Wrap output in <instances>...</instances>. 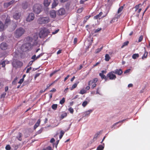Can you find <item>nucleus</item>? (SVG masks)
Returning a JSON list of instances; mask_svg holds the SVG:
<instances>
[{"mask_svg":"<svg viewBox=\"0 0 150 150\" xmlns=\"http://www.w3.org/2000/svg\"><path fill=\"white\" fill-rule=\"evenodd\" d=\"M49 30L45 27L41 29L39 33V36L40 38H44L47 36L50 33Z\"/></svg>","mask_w":150,"mask_h":150,"instance_id":"obj_1","label":"nucleus"},{"mask_svg":"<svg viewBox=\"0 0 150 150\" xmlns=\"http://www.w3.org/2000/svg\"><path fill=\"white\" fill-rule=\"evenodd\" d=\"M25 29L21 27L17 29L15 31L14 35L16 38H18L22 36L25 33Z\"/></svg>","mask_w":150,"mask_h":150,"instance_id":"obj_2","label":"nucleus"},{"mask_svg":"<svg viewBox=\"0 0 150 150\" xmlns=\"http://www.w3.org/2000/svg\"><path fill=\"white\" fill-rule=\"evenodd\" d=\"M50 21V19L48 17H40L37 20L38 23L39 24H45L48 23Z\"/></svg>","mask_w":150,"mask_h":150,"instance_id":"obj_3","label":"nucleus"},{"mask_svg":"<svg viewBox=\"0 0 150 150\" xmlns=\"http://www.w3.org/2000/svg\"><path fill=\"white\" fill-rule=\"evenodd\" d=\"M41 6L39 4H36L34 5L33 7L34 12L36 14H39L41 11Z\"/></svg>","mask_w":150,"mask_h":150,"instance_id":"obj_4","label":"nucleus"},{"mask_svg":"<svg viewBox=\"0 0 150 150\" xmlns=\"http://www.w3.org/2000/svg\"><path fill=\"white\" fill-rule=\"evenodd\" d=\"M32 47L31 43L29 42L25 43L23 45V47L24 49V51H25L31 49Z\"/></svg>","mask_w":150,"mask_h":150,"instance_id":"obj_5","label":"nucleus"},{"mask_svg":"<svg viewBox=\"0 0 150 150\" xmlns=\"http://www.w3.org/2000/svg\"><path fill=\"white\" fill-rule=\"evenodd\" d=\"M114 72L113 71L110 72L107 74V76L110 80H115L116 78V76L114 74Z\"/></svg>","mask_w":150,"mask_h":150,"instance_id":"obj_6","label":"nucleus"},{"mask_svg":"<svg viewBox=\"0 0 150 150\" xmlns=\"http://www.w3.org/2000/svg\"><path fill=\"white\" fill-rule=\"evenodd\" d=\"M34 18V14L33 13H30L29 14L26 19V20L27 21L30 22L33 21Z\"/></svg>","mask_w":150,"mask_h":150,"instance_id":"obj_7","label":"nucleus"},{"mask_svg":"<svg viewBox=\"0 0 150 150\" xmlns=\"http://www.w3.org/2000/svg\"><path fill=\"white\" fill-rule=\"evenodd\" d=\"M14 0H12L9 2L4 3V6L5 8H7L11 5L15 3Z\"/></svg>","mask_w":150,"mask_h":150,"instance_id":"obj_8","label":"nucleus"},{"mask_svg":"<svg viewBox=\"0 0 150 150\" xmlns=\"http://www.w3.org/2000/svg\"><path fill=\"white\" fill-rule=\"evenodd\" d=\"M7 47L8 45L4 42H3L1 44L0 48L2 50H6L7 49Z\"/></svg>","mask_w":150,"mask_h":150,"instance_id":"obj_9","label":"nucleus"},{"mask_svg":"<svg viewBox=\"0 0 150 150\" xmlns=\"http://www.w3.org/2000/svg\"><path fill=\"white\" fill-rule=\"evenodd\" d=\"M16 65L13 64V66L15 67H21L23 66V63L19 61H17L16 62Z\"/></svg>","mask_w":150,"mask_h":150,"instance_id":"obj_10","label":"nucleus"},{"mask_svg":"<svg viewBox=\"0 0 150 150\" xmlns=\"http://www.w3.org/2000/svg\"><path fill=\"white\" fill-rule=\"evenodd\" d=\"M65 10L64 8L60 9L58 11L57 14L59 15H63L65 14Z\"/></svg>","mask_w":150,"mask_h":150,"instance_id":"obj_11","label":"nucleus"},{"mask_svg":"<svg viewBox=\"0 0 150 150\" xmlns=\"http://www.w3.org/2000/svg\"><path fill=\"white\" fill-rule=\"evenodd\" d=\"M114 74H117L119 75H121L123 73V71L121 69H116L114 71Z\"/></svg>","mask_w":150,"mask_h":150,"instance_id":"obj_12","label":"nucleus"},{"mask_svg":"<svg viewBox=\"0 0 150 150\" xmlns=\"http://www.w3.org/2000/svg\"><path fill=\"white\" fill-rule=\"evenodd\" d=\"M127 120V119L124 120H121V121H120L118 122H117L115 123H114L112 126L111 128H112L114 127V129L117 128H118L121 125L120 124L118 126L116 127L115 125L120 123L123 122L125 120Z\"/></svg>","mask_w":150,"mask_h":150,"instance_id":"obj_13","label":"nucleus"},{"mask_svg":"<svg viewBox=\"0 0 150 150\" xmlns=\"http://www.w3.org/2000/svg\"><path fill=\"white\" fill-rule=\"evenodd\" d=\"M50 15L51 18H55L56 16V11L54 10H52L50 12Z\"/></svg>","mask_w":150,"mask_h":150,"instance_id":"obj_14","label":"nucleus"},{"mask_svg":"<svg viewBox=\"0 0 150 150\" xmlns=\"http://www.w3.org/2000/svg\"><path fill=\"white\" fill-rule=\"evenodd\" d=\"M98 81V79L97 78H95L93 79L92 80H90L88 82V85H90L91 84L93 83H96Z\"/></svg>","mask_w":150,"mask_h":150,"instance_id":"obj_15","label":"nucleus"},{"mask_svg":"<svg viewBox=\"0 0 150 150\" xmlns=\"http://www.w3.org/2000/svg\"><path fill=\"white\" fill-rule=\"evenodd\" d=\"M40 122L41 120L40 119H39L38 120L37 122L35 123L34 126V129H35L36 128L39 126L40 123Z\"/></svg>","mask_w":150,"mask_h":150,"instance_id":"obj_16","label":"nucleus"},{"mask_svg":"<svg viewBox=\"0 0 150 150\" xmlns=\"http://www.w3.org/2000/svg\"><path fill=\"white\" fill-rule=\"evenodd\" d=\"M28 3L26 1H25L22 4V8L24 9H26L28 8Z\"/></svg>","mask_w":150,"mask_h":150,"instance_id":"obj_17","label":"nucleus"},{"mask_svg":"<svg viewBox=\"0 0 150 150\" xmlns=\"http://www.w3.org/2000/svg\"><path fill=\"white\" fill-rule=\"evenodd\" d=\"M21 16V14L16 13L14 14L13 17L15 19L18 20L20 18Z\"/></svg>","mask_w":150,"mask_h":150,"instance_id":"obj_18","label":"nucleus"},{"mask_svg":"<svg viewBox=\"0 0 150 150\" xmlns=\"http://www.w3.org/2000/svg\"><path fill=\"white\" fill-rule=\"evenodd\" d=\"M79 81L76 83H74V84L72 86L70 87V90H71V91H72V90H73L74 88H76V87H77V85L79 83Z\"/></svg>","mask_w":150,"mask_h":150,"instance_id":"obj_19","label":"nucleus"},{"mask_svg":"<svg viewBox=\"0 0 150 150\" xmlns=\"http://www.w3.org/2000/svg\"><path fill=\"white\" fill-rule=\"evenodd\" d=\"M58 4V0H54L52 4V8H54Z\"/></svg>","mask_w":150,"mask_h":150,"instance_id":"obj_20","label":"nucleus"},{"mask_svg":"<svg viewBox=\"0 0 150 150\" xmlns=\"http://www.w3.org/2000/svg\"><path fill=\"white\" fill-rule=\"evenodd\" d=\"M103 12H100L98 14L94 17L93 18L94 19H97L99 18L102 15Z\"/></svg>","mask_w":150,"mask_h":150,"instance_id":"obj_21","label":"nucleus"},{"mask_svg":"<svg viewBox=\"0 0 150 150\" xmlns=\"http://www.w3.org/2000/svg\"><path fill=\"white\" fill-rule=\"evenodd\" d=\"M93 110H88L87 111L85 112L84 113V116H88L92 112Z\"/></svg>","mask_w":150,"mask_h":150,"instance_id":"obj_22","label":"nucleus"},{"mask_svg":"<svg viewBox=\"0 0 150 150\" xmlns=\"http://www.w3.org/2000/svg\"><path fill=\"white\" fill-rule=\"evenodd\" d=\"M50 1L48 0H44V4L45 6H48L50 4Z\"/></svg>","mask_w":150,"mask_h":150,"instance_id":"obj_23","label":"nucleus"},{"mask_svg":"<svg viewBox=\"0 0 150 150\" xmlns=\"http://www.w3.org/2000/svg\"><path fill=\"white\" fill-rule=\"evenodd\" d=\"M99 75L102 79H104L106 81L107 80V78L103 73H100Z\"/></svg>","mask_w":150,"mask_h":150,"instance_id":"obj_24","label":"nucleus"},{"mask_svg":"<svg viewBox=\"0 0 150 150\" xmlns=\"http://www.w3.org/2000/svg\"><path fill=\"white\" fill-rule=\"evenodd\" d=\"M104 146V144L102 145H100L97 147L96 150H103Z\"/></svg>","mask_w":150,"mask_h":150,"instance_id":"obj_25","label":"nucleus"},{"mask_svg":"<svg viewBox=\"0 0 150 150\" xmlns=\"http://www.w3.org/2000/svg\"><path fill=\"white\" fill-rule=\"evenodd\" d=\"M4 29V26L3 23L0 21V31H2Z\"/></svg>","mask_w":150,"mask_h":150,"instance_id":"obj_26","label":"nucleus"},{"mask_svg":"<svg viewBox=\"0 0 150 150\" xmlns=\"http://www.w3.org/2000/svg\"><path fill=\"white\" fill-rule=\"evenodd\" d=\"M67 116V114L66 112H64L61 115L60 117L61 120L63 119L64 118L66 117Z\"/></svg>","mask_w":150,"mask_h":150,"instance_id":"obj_27","label":"nucleus"},{"mask_svg":"<svg viewBox=\"0 0 150 150\" xmlns=\"http://www.w3.org/2000/svg\"><path fill=\"white\" fill-rule=\"evenodd\" d=\"M110 59V57L109 55L108 54H106L105 56V59L106 61H108Z\"/></svg>","mask_w":150,"mask_h":150,"instance_id":"obj_28","label":"nucleus"},{"mask_svg":"<svg viewBox=\"0 0 150 150\" xmlns=\"http://www.w3.org/2000/svg\"><path fill=\"white\" fill-rule=\"evenodd\" d=\"M145 52L142 57V59H144L146 58L147 57L148 53L145 50Z\"/></svg>","mask_w":150,"mask_h":150,"instance_id":"obj_29","label":"nucleus"},{"mask_svg":"<svg viewBox=\"0 0 150 150\" xmlns=\"http://www.w3.org/2000/svg\"><path fill=\"white\" fill-rule=\"evenodd\" d=\"M18 136L17 137V138L18 140L21 141L22 140V134L21 133L19 132L18 133Z\"/></svg>","mask_w":150,"mask_h":150,"instance_id":"obj_30","label":"nucleus"},{"mask_svg":"<svg viewBox=\"0 0 150 150\" xmlns=\"http://www.w3.org/2000/svg\"><path fill=\"white\" fill-rule=\"evenodd\" d=\"M139 54H134L132 56V58L134 59H136L139 57Z\"/></svg>","mask_w":150,"mask_h":150,"instance_id":"obj_31","label":"nucleus"},{"mask_svg":"<svg viewBox=\"0 0 150 150\" xmlns=\"http://www.w3.org/2000/svg\"><path fill=\"white\" fill-rule=\"evenodd\" d=\"M86 93V90L84 89H81L79 92L80 94H84Z\"/></svg>","mask_w":150,"mask_h":150,"instance_id":"obj_32","label":"nucleus"},{"mask_svg":"<svg viewBox=\"0 0 150 150\" xmlns=\"http://www.w3.org/2000/svg\"><path fill=\"white\" fill-rule=\"evenodd\" d=\"M57 104H54L52 106V108L54 110H56L57 107Z\"/></svg>","mask_w":150,"mask_h":150,"instance_id":"obj_33","label":"nucleus"},{"mask_svg":"<svg viewBox=\"0 0 150 150\" xmlns=\"http://www.w3.org/2000/svg\"><path fill=\"white\" fill-rule=\"evenodd\" d=\"M10 17H8V16H7L5 20V24H7L8 23L10 22Z\"/></svg>","mask_w":150,"mask_h":150,"instance_id":"obj_34","label":"nucleus"},{"mask_svg":"<svg viewBox=\"0 0 150 150\" xmlns=\"http://www.w3.org/2000/svg\"><path fill=\"white\" fill-rule=\"evenodd\" d=\"M102 30V28H98L94 30V33H97L99 31H100Z\"/></svg>","mask_w":150,"mask_h":150,"instance_id":"obj_35","label":"nucleus"},{"mask_svg":"<svg viewBox=\"0 0 150 150\" xmlns=\"http://www.w3.org/2000/svg\"><path fill=\"white\" fill-rule=\"evenodd\" d=\"M129 43V42L128 41H127L123 43V44L122 46L121 47V48H123L125 46L127 45Z\"/></svg>","mask_w":150,"mask_h":150,"instance_id":"obj_36","label":"nucleus"},{"mask_svg":"<svg viewBox=\"0 0 150 150\" xmlns=\"http://www.w3.org/2000/svg\"><path fill=\"white\" fill-rule=\"evenodd\" d=\"M64 131H63L62 130L61 131V132H60V135L59 136V138L60 139H61V138L62 137H63V135H64Z\"/></svg>","mask_w":150,"mask_h":150,"instance_id":"obj_37","label":"nucleus"},{"mask_svg":"<svg viewBox=\"0 0 150 150\" xmlns=\"http://www.w3.org/2000/svg\"><path fill=\"white\" fill-rule=\"evenodd\" d=\"M88 103V102L85 101L83 102L82 103V106L84 107H85Z\"/></svg>","mask_w":150,"mask_h":150,"instance_id":"obj_38","label":"nucleus"},{"mask_svg":"<svg viewBox=\"0 0 150 150\" xmlns=\"http://www.w3.org/2000/svg\"><path fill=\"white\" fill-rule=\"evenodd\" d=\"M123 6H121L118 9L117 11L118 13H119L121 12L123 10Z\"/></svg>","mask_w":150,"mask_h":150,"instance_id":"obj_39","label":"nucleus"},{"mask_svg":"<svg viewBox=\"0 0 150 150\" xmlns=\"http://www.w3.org/2000/svg\"><path fill=\"white\" fill-rule=\"evenodd\" d=\"M103 46L101 47L100 48H98L97 49H96L95 51L96 53H97L99 52L103 49Z\"/></svg>","mask_w":150,"mask_h":150,"instance_id":"obj_40","label":"nucleus"},{"mask_svg":"<svg viewBox=\"0 0 150 150\" xmlns=\"http://www.w3.org/2000/svg\"><path fill=\"white\" fill-rule=\"evenodd\" d=\"M2 65V67H5V61L4 60L2 62L0 63V65Z\"/></svg>","mask_w":150,"mask_h":150,"instance_id":"obj_41","label":"nucleus"},{"mask_svg":"<svg viewBox=\"0 0 150 150\" xmlns=\"http://www.w3.org/2000/svg\"><path fill=\"white\" fill-rule=\"evenodd\" d=\"M141 5V4H139L137 5H136L134 7V8H135V11H137L138 9H139V6Z\"/></svg>","mask_w":150,"mask_h":150,"instance_id":"obj_42","label":"nucleus"},{"mask_svg":"<svg viewBox=\"0 0 150 150\" xmlns=\"http://www.w3.org/2000/svg\"><path fill=\"white\" fill-rule=\"evenodd\" d=\"M65 101V99L64 98H63L62 99L60 100L59 103L61 104H64Z\"/></svg>","mask_w":150,"mask_h":150,"instance_id":"obj_43","label":"nucleus"},{"mask_svg":"<svg viewBox=\"0 0 150 150\" xmlns=\"http://www.w3.org/2000/svg\"><path fill=\"white\" fill-rule=\"evenodd\" d=\"M69 111L71 113V114H73V112H74V110H73V109L71 107H70L69 109Z\"/></svg>","mask_w":150,"mask_h":150,"instance_id":"obj_44","label":"nucleus"},{"mask_svg":"<svg viewBox=\"0 0 150 150\" xmlns=\"http://www.w3.org/2000/svg\"><path fill=\"white\" fill-rule=\"evenodd\" d=\"M34 60H33V61H30L28 63L27 67H28L29 66H30L32 64L33 62H34Z\"/></svg>","mask_w":150,"mask_h":150,"instance_id":"obj_45","label":"nucleus"},{"mask_svg":"<svg viewBox=\"0 0 150 150\" xmlns=\"http://www.w3.org/2000/svg\"><path fill=\"white\" fill-rule=\"evenodd\" d=\"M5 148L6 150H10L11 147L9 145H7L6 146Z\"/></svg>","mask_w":150,"mask_h":150,"instance_id":"obj_46","label":"nucleus"},{"mask_svg":"<svg viewBox=\"0 0 150 150\" xmlns=\"http://www.w3.org/2000/svg\"><path fill=\"white\" fill-rule=\"evenodd\" d=\"M143 39V37L142 35H141L139 37V38L138 42H141L142 40Z\"/></svg>","mask_w":150,"mask_h":150,"instance_id":"obj_47","label":"nucleus"},{"mask_svg":"<svg viewBox=\"0 0 150 150\" xmlns=\"http://www.w3.org/2000/svg\"><path fill=\"white\" fill-rule=\"evenodd\" d=\"M58 71L56 70L55 71H54L52 72L50 75V77L52 76L54 74H55Z\"/></svg>","mask_w":150,"mask_h":150,"instance_id":"obj_48","label":"nucleus"},{"mask_svg":"<svg viewBox=\"0 0 150 150\" xmlns=\"http://www.w3.org/2000/svg\"><path fill=\"white\" fill-rule=\"evenodd\" d=\"M23 81L24 79L22 78L18 82V83L21 84L23 82Z\"/></svg>","mask_w":150,"mask_h":150,"instance_id":"obj_49","label":"nucleus"},{"mask_svg":"<svg viewBox=\"0 0 150 150\" xmlns=\"http://www.w3.org/2000/svg\"><path fill=\"white\" fill-rule=\"evenodd\" d=\"M42 131V129H40L39 130H38L36 133V134H40Z\"/></svg>","mask_w":150,"mask_h":150,"instance_id":"obj_50","label":"nucleus"},{"mask_svg":"<svg viewBox=\"0 0 150 150\" xmlns=\"http://www.w3.org/2000/svg\"><path fill=\"white\" fill-rule=\"evenodd\" d=\"M83 11V8H79L77 10V12L78 13H81Z\"/></svg>","mask_w":150,"mask_h":150,"instance_id":"obj_51","label":"nucleus"},{"mask_svg":"<svg viewBox=\"0 0 150 150\" xmlns=\"http://www.w3.org/2000/svg\"><path fill=\"white\" fill-rule=\"evenodd\" d=\"M32 69V67H30L29 68H28L27 69V70L26 71V73H28L29 72L30 70H31Z\"/></svg>","mask_w":150,"mask_h":150,"instance_id":"obj_52","label":"nucleus"},{"mask_svg":"<svg viewBox=\"0 0 150 150\" xmlns=\"http://www.w3.org/2000/svg\"><path fill=\"white\" fill-rule=\"evenodd\" d=\"M43 55V53H41L38 55L36 58V59H37L39 58L41 56H42Z\"/></svg>","mask_w":150,"mask_h":150,"instance_id":"obj_53","label":"nucleus"},{"mask_svg":"<svg viewBox=\"0 0 150 150\" xmlns=\"http://www.w3.org/2000/svg\"><path fill=\"white\" fill-rule=\"evenodd\" d=\"M36 56L35 55H34L32 57L31 59H33V60H34V61L35 60H36L37 59H36Z\"/></svg>","mask_w":150,"mask_h":150,"instance_id":"obj_54","label":"nucleus"},{"mask_svg":"<svg viewBox=\"0 0 150 150\" xmlns=\"http://www.w3.org/2000/svg\"><path fill=\"white\" fill-rule=\"evenodd\" d=\"M40 73H38L36 74L34 76L35 79V80L39 76H40Z\"/></svg>","mask_w":150,"mask_h":150,"instance_id":"obj_55","label":"nucleus"},{"mask_svg":"<svg viewBox=\"0 0 150 150\" xmlns=\"http://www.w3.org/2000/svg\"><path fill=\"white\" fill-rule=\"evenodd\" d=\"M91 16H86L85 17L84 19L87 20L90 18Z\"/></svg>","mask_w":150,"mask_h":150,"instance_id":"obj_56","label":"nucleus"},{"mask_svg":"<svg viewBox=\"0 0 150 150\" xmlns=\"http://www.w3.org/2000/svg\"><path fill=\"white\" fill-rule=\"evenodd\" d=\"M77 41V39L76 38H75L74 39V44H75L76 43Z\"/></svg>","mask_w":150,"mask_h":150,"instance_id":"obj_57","label":"nucleus"},{"mask_svg":"<svg viewBox=\"0 0 150 150\" xmlns=\"http://www.w3.org/2000/svg\"><path fill=\"white\" fill-rule=\"evenodd\" d=\"M96 83H94V84L92 85L91 86V88L92 89H94L95 87H96Z\"/></svg>","mask_w":150,"mask_h":150,"instance_id":"obj_58","label":"nucleus"},{"mask_svg":"<svg viewBox=\"0 0 150 150\" xmlns=\"http://www.w3.org/2000/svg\"><path fill=\"white\" fill-rule=\"evenodd\" d=\"M55 141L54 139V138H52L50 140V142L51 143H53Z\"/></svg>","mask_w":150,"mask_h":150,"instance_id":"obj_59","label":"nucleus"},{"mask_svg":"<svg viewBox=\"0 0 150 150\" xmlns=\"http://www.w3.org/2000/svg\"><path fill=\"white\" fill-rule=\"evenodd\" d=\"M130 69H127L126 70H125L124 72V73L126 74L127 73H128L129 72Z\"/></svg>","mask_w":150,"mask_h":150,"instance_id":"obj_60","label":"nucleus"},{"mask_svg":"<svg viewBox=\"0 0 150 150\" xmlns=\"http://www.w3.org/2000/svg\"><path fill=\"white\" fill-rule=\"evenodd\" d=\"M59 31V30H56L55 31L52 33V34H55L57 33Z\"/></svg>","mask_w":150,"mask_h":150,"instance_id":"obj_61","label":"nucleus"},{"mask_svg":"<svg viewBox=\"0 0 150 150\" xmlns=\"http://www.w3.org/2000/svg\"><path fill=\"white\" fill-rule=\"evenodd\" d=\"M69 76L70 75H68L65 78L64 81H65L69 78Z\"/></svg>","mask_w":150,"mask_h":150,"instance_id":"obj_62","label":"nucleus"},{"mask_svg":"<svg viewBox=\"0 0 150 150\" xmlns=\"http://www.w3.org/2000/svg\"><path fill=\"white\" fill-rule=\"evenodd\" d=\"M56 91V90L54 88H53L50 91V92H55Z\"/></svg>","mask_w":150,"mask_h":150,"instance_id":"obj_63","label":"nucleus"},{"mask_svg":"<svg viewBox=\"0 0 150 150\" xmlns=\"http://www.w3.org/2000/svg\"><path fill=\"white\" fill-rule=\"evenodd\" d=\"M47 149L48 150H51L52 149V147L50 146H48L47 148Z\"/></svg>","mask_w":150,"mask_h":150,"instance_id":"obj_64","label":"nucleus"}]
</instances>
